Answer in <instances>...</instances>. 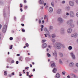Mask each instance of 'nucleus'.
<instances>
[{
    "label": "nucleus",
    "mask_w": 78,
    "mask_h": 78,
    "mask_svg": "<svg viewBox=\"0 0 78 78\" xmlns=\"http://www.w3.org/2000/svg\"><path fill=\"white\" fill-rule=\"evenodd\" d=\"M55 47H56L57 49L58 50H60L61 48V47L63 48H65L66 46L65 45L62 44L60 42H56L55 44V45H54Z\"/></svg>",
    "instance_id": "nucleus-1"
},
{
    "label": "nucleus",
    "mask_w": 78,
    "mask_h": 78,
    "mask_svg": "<svg viewBox=\"0 0 78 78\" xmlns=\"http://www.w3.org/2000/svg\"><path fill=\"white\" fill-rule=\"evenodd\" d=\"M69 16L73 18L75 17V12H74L72 10H70L69 11Z\"/></svg>",
    "instance_id": "nucleus-2"
},
{
    "label": "nucleus",
    "mask_w": 78,
    "mask_h": 78,
    "mask_svg": "<svg viewBox=\"0 0 78 78\" xmlns=\"http://www.w3.org/2000/svg\"><path fill=\"white\" fill-rule=\"evenodd\" d=\"M67 23L68 25H71V24L73 23V20L70 19L68 20L67 22Z\"/></svg>",
    "instance_id": "nucleus-3"
},
{
    "label": "nucleus",
    "mask_w": 78,
    "mask_h": 78,
    "mask_svg": "<svg viewBox=\"0 0 78 78\" xmlns=\"http://www.w3.org/2000/svg\"><path fill=\"white\" fill-rule=\"evenodd\" d=\"M71 37H76L78 36V33L76 32L74 34H72L71 35Z\"/></svg>",
    "instance_id": "nucleus-4"
},
{
    "label": "nucleus",
    "mask_w": 78,
    "mask_h": 78,
    "mask_svg": "<svg viewBox=\"0 0 78 78\" xmlns=\"http://www.w3.org/2000/svg\"><path fill=\"white\" fill-rule=\"evenodd\" d=\"M6 29H7V26L5 25L2 29L3 33H5L6 31Z\"/></svg>",
    "instance_id": "nucleus-5"
},
{
    "label": "nucleus",
    "mask_w": 78,
    "mask_h": 78,
    "mask_svg": "<svg viewBox=\"0 0 78 78\" xmlns=\"http://www.w3.org/2000/svg\"><path fill=\"white\" fill-rule=\"evenodd\" d=\"M58 21L60 23H62L64 20H63L62 18L61 17H59L58 19Z\"/></svg>",
    "instance_id": "nucleus-6"
},
{
    "label": "nucleus",
    "mask_w": 78,
    "mask_h": 78,
    "mask_svg": "<svg viewBox=\"0 0 78 78\" xmlns=\"http://www.w3.org/2000/svg\"><path fill=\"white\" fill-rule=\"evenodd\" d=\"M39 3L41 5H44V6L46 5V3H44V1L43 0H40L39 2Z\"/></svg>",
    "instance_id": "nucleus-7"
},
{
    "label": "nucleus",
    "mask_w": 78,
    "mask_h": 78,
    "mask_svg": "<svg viewBox=\"0 0 78 78\" xmlns=\"http://www.w3.org/2000/svg\"><path fill=\"white\" fill-rule=\"evenodd\" d=\"M73 31V29L71 28H69L67 29V33H69V34H70V33H72V31Z\"/></svg>",
    "instance_id": "nucleus-8"
},
{
    "label": "nucleus",
    "mask_w": 78,
    "mask_h": 78,
    "mask_svg": "<svg viewBox=\"0 0 78 78\" xmlns=\"http://www.w3.org/2000/svg\"><path fill=\"white\" fill-rule=\"evenodd\" d=\"M51 67L53 68V67H56V65H55V63L54 62L52 61L51 62Z\"/></svg>",
    "instance_id": "nucleus-9"
},
{
    "label": "nucleus",
    "mask_w": 78,
    "mask_h": 78,
    "mask_svg": "<svg viewBox=\"0 0 78 78\" xmlns=\"http://www.w3.org/2000/svg\"><path fill=\"white\" fill-rule=\"evenodd\" d=\"M69 3L71 6H74V2L72 1H70L69 2Z\"/></svg>",
    "instance_id": "nucleus-10"
},
{
    "label": "nucleus",
    "mask_w": 78,
    "mask_h": 78,
    "mask_svg": "<svg viewBox=\"0 0 78 78\" xmlns=\"http://www.w3.org/2000/svg\"><path fill=\"white\" fill-rule=\"evenodd\" d=\"M47 43H44L42 45V48H45L47 47Z\"/></svg>",
    "instance_id": "nucleus-11"
},
{
    "label": "nucleus",
    "mask_w": 78,
    "mask_h": 78,
    "mask_svg": "<svg viewBox=\"0 0 78 78\" xmlns=\"http://www.w3.org/2000/svg\"><path fill=\"white\" fill-rule=\"evenodd\" d=\"M70 76H73V77H74V78H78L77 76L75 75V74L73 73H71V74H70Z\"/></svg>",
    "instance_id": "nucleus-12"
},
{
    "label": "nucleus",
    "mask_w": 78,
    "mask_h": 78,
    "mask_svg": "<svg viewBox=\"0 0 78 78\" xmlns=\"http://www.w3.org/2000/svg\"><path fill=\"white\" fill-rule=\"evenodd\" d=\"M65 9L66 11H69L70 10V7L69 6H66L65 8Z\"/></svg>",
    "instance_id": "nucleus-13"
},
{
    "label": "nucleus",
    "mask_w": 78,
    "mask_h": 78,
    "mask_svg": "<svg viewBox=\"0 0 78 78\" xmlns=\"http://www.w3.org/2000/svg\"><path fill=\"white\" fill-rule=\"evenodd\" d=\"M50 31H51L53 29V27L52 26H50L49 27Z\"/></svg>",
    "instance_id": "nucleus-14"
},
{
    "label": "nucleus",
    "mask_w": 78,
    "mask_h": 78,
    "mask_svg": "<svg viewBox=\"0 0 78 78\" xmlns=\"http://www.w3.org/2000/svg\"><path fill=\"white\" fill-rule=\"evenodd\" d=\"M60 76H61V75L60 74L58 73H57L56 75L55 76V78H60Z\"/></svg>",
    "instance_id": "nucleus-15"
},
{
    "label": "nucleus",
    "mask_w": 78,
    "mask_h": 78,
    "mask_svg": "<svg viewBox=\"0 0 78 78\" xmlns=\"http://www.w3.org/2000/svg\"><path fill=\"white\" fill-rule=\"evenodd\" d=\"M70 55L73 59H75V56L74 55V54H73V53H71Z\"/></svg>",
    "instance_id": "nucleus-16"
},
{
    "label": "nucleus",
    "mask_w": 78,
    "mask_h": 78,
    "mask_svg": "<svg viewBox=\"0 0 78 78\" xmlns=\"http://www.w3.org/2000/svg\"><path fill=\"white\" fill-rule=\"evenodd\" d=\"M53 11V8L51 7H50L49 9V11L50 12H52Z\"/></svg>",
    "instance_id": "nucleus-17"
},
{
    "label": "nucleus",
    "mask_w": 78,
    "mask_h": 78,
    "mask_svg": "<svg viewBox=\"0 0 78 78\" xmlns=\"http://www.w3.org/2000/svg\"><path fill=\"white\" fill-rule=\"evenodd\" d=\"M57 13L58 14H61V13L62 12L61 11V9H59L57 10Z\"/></svg>",
    "instance_id": "nucleus-18"
},
{
    "label": "nucleus",
    "mask_w": 78,
    "mask_h": 78,
    "mask_svg": "<svg viewBox=\"0 0 78 78\" xmlns=\"http://www.w3.org/2000/svg\"><path fill=\"white\" fill-rule=\"evenodd\" d=\"M64 29L63 28H62L61 29V32L62 34H64Z\"/></svg>",
    "instance_id": "nucleus-19"
},
{
    "label": "nucleus",
    "mask_w": 78,
    "mask_h": 78,
    "mask_svg": "<svg viewBox=\"0 0 78 78\" xmlns=\"http://www.w3.org/2000/svg\"><path fill=\"white\" fill-rule=\"evenodd\" d=\"M56 71H57V69L56 68H55L53 69L52 72L53 73H56Z\"/></svg>",
    "instance_id": "nucleus-20"
},
{
    "label": "nucleus",
    "mask_w": 78,
    "mask_h": 78,
    "mask_svg": "<svg viewBox=\"0 0 78 78\" xmlns=\"http://www.w3.org/2000/svg\"><path fill=\"white\" fill-rule=\"evenodd\" d=\"M69 25L70 28H73L75 26V25L74 24H73V23L71 24H69Z\"/></svg>",
    "instance_id": "nucleus-21"
},
{
    "label": "nucleus",
    "mask_w": 78,
    "mask_h": 78,
    "mask_svg": "<svg viewBox=\"0 0 78 78\" xmlns=\"http://www.w3.org/2000/svg\"><path fill=\"white\" fill-rule=\"evenodd\" d=\"M53 55L54 56H57V53H56V51H54V52L53 53Z\"/></svg>",
    "instance_id": "nucleus-22"
},
{
    "label": "nucleus",
    "mask_w": 78,
    "mask_h": 78,
    "mask_svg": "<svg viewBox=\"0 0 78 78\" xmlns=\"http://www.w3.org/2000/svg\"><path fill=\"white\" fill-rule=\"evenodd\" d=\"M74 63L73 62H71L69 64V66L70 67H73V66Z\"/></svg>",
    "instance_id": "nucleus-23"
},
{
    "label": "nucleus",
    "mask_w": 78,
    "mask_h": 78,
    "mask_svg": "<svg viewBox=\"0 0 78 78\" xmlns=\"http://www.w3.org/2000/svg\"><path fill=\"white\" fill-rule=\"evenodd\" d=\"M68 49L69 50H71L72 49V47L71 46H70L68 47Z\"/></svg>",
    "instance_id": "nucleus-24"
},
{
    "label": "nucleus",
    "mask_w": 78,
    "mask_h": 78,
    "mask_svg": "<svg viewBox=\"0 0 78 78\" xmlns=\"http://www.w3.org/2000/svg\"><path fill=\"white\" fill-rule=\"evenodd\" d=\"M52 37V38H55V37H56V35L55 34H52L51 35Z\"/></svg>",
    "instance_id": "nucleus-25"
},
{
    "label": "nucleus",
    "mask_w": 78,
    "mask_h": 78,
    "mask_svg": "<svg viewBox=\"0 0 78 78\" xmlns=\"http://www.w3.org/2000/svg\"><path fill=\"white\" fill-rule=\"evenodd\" d=\"M4 75H5V76H7V71H4Z\"/></svg>",
    "instance_id": "nucleus-26"
},
{
    "label": "nucleus",
    "mask_w": 78,
    "mask_h": 78,
    "mask_svg": "<svg viewBox=\"0 0 78 78\" xmlns=\"http://www.w3.org/2000/svg\"><path fill=\"white\" fill-rule=\"evenodd\" d=\"M59 63L60 64H62V60H61V59H59Z\"/></svg>",
    "instance_id": "nucleus-27"
},
{
    "label": "nucleus",
    "mask_w": 78,
    "mask_h": 78,
    "mask_svg": "<svg viewBox=\"0 0 78 78\" xmlns=\"http://www.w3.org/2000/svg\"><path fill=\"white\" fill-rule=\"evenodd\" d=\"M54 2H51V6H53V7H54Z\"/></svg>",
    "instance_id": "nucleus-28"
},
{
    "label": "nucleus",
    "mask_w": 78,
    "mask_h": 78,
    "mask_svg": "<svg viewBox=\"0 0 78 78\" xmlns=\"http://www.w3.org/2000/svg\"><path fill=\"white\" fill-rule=\"evenodd\" d=\"M46 34H47L48 35V36H49V34H50V32H49V31L48 30L47 31H46Z\"/></svg>",
    "instance_id": "nucleus-29"
},
{
    "label": "nucleus",
    "mask_w": 78,
    "mask_h": 78,
    "mask_svg": "<svg viewBox=\"0 0 78 78\" xmlns=\"http://www.w3.org/2000/svg\"><path fill=\"white\" fill-rule=\"evenodd\" d=\"M0 4L1 5H2L3 4V2L2 1L0 0Z\"/></svg>",
    "instance_id": "nucleus-30"
},
{
    "label": "nucleus",
    "mask_w": 78,
    "mask_h": 78,
    "mask_svg": "<svg viewBox=\"0 0 78 78\" xmlns=\"http://www.w3.org/2000/svg\"><path fill=\"white\" fill-rule=\"evenodd\" d=\"M51 41H52V42H53V43L55 42V39H51Z\"/></svg>",
    "instance_id": "nucleus-31"
},
{
    "label": "nucleus",
    "mask_w": 78,
    "mask_h": 78,
    "mask_svg": "<svg viewBox=\"0 0 78 78\" xmlns=\"http://www.w3.org/2000/svg\"><path fill=\"white\" fill-rule=\"evenodd\" d=\"M66 16H69L70 15V13H69V12H66Z\"/></svg>",
    "instance_id": "nucleus-32"
},
{
    "label": "nucleus",
    "mask_w": 78,
    "mask_h": 78,
    "mask_svg": "<svg viewBox=\"0 0 78 78\" xmlns=\"http://www.w3.org/2000/svg\"><path fill=\"white\" fill-rule=\"evenodd\" d=\"M44 31H48V30H47V28H44Z\"/></svg>",
    "instance_id": "nucleus-33"
},
{
    "label": "nucleus",
    "mask_w": 78,
    "mask_h": 78,
    "mask_svg": "<svg viewBox=\"0 0 78 78\" xmlns=\"http://www.w3.org/2000/svg\"><path fill=\"white\" fill-rule=\"evenodd\" d=\"M59 55L61 57H62L63 56V54L62 53H60Z\"/></svg>",
    "instance_id": "nucleus-34"
},
{
    "label": "nucleus",
    "mask_w": 78,
    "mask_h": 78,
    "mask_svg": "<svg viewBox=\"0 0 78 78\" xmlns=\"http://www.w3.org/2000/svg\"><path fill=\"white\" fill-rule=\"evenodd\" d=\"M47 55L48 57H50V56H51V55L48 53H47Z\"/></svg>",
    "instance_id": "nucleus-35"
},
{
    "label": "nucleus",
    "mask_w": 78,
    "mask_h": 78,
    "mask_svg": "<svg viewBox=\"0 0 78 78\" xmlns=\"http://www.w3.org/2000/svg\"><path fill=\"white\" fill-rule=\"evenodd\" d=\"M47 41V40H42V42L43 43L45 42H46Z\"/></svg>",
    "instance_id": "nucleus-36"
},
{
    "label": "nucleus",
    "mask_w": 78,
    "mask_h": 78,
    "mask_svg": "<svg viewBox=\"0 0 78 78\" xmlns=\"http://www.w3.org/2000/svg\"><path fill=\"white\" fill-rule=\"evenodd\" d=\"M65 3H66V2L65 1H63L62 2V4H64Z\"/></svg>",
    "instance_id": "nucleus-37"
},
{
    "label": "nucleus",
    "mask_w": 78,
    "mask_h": 78,
    "mask_svg": "<svg viewBox=\"0 0 78 78\" xmlns=\"http://www.w3.org/2000/svg\"><path fill=\"white\" fill-rule=\"evenodd\" d=\"M3 15L4 16V17H5L6 16V13L5 12V11H3Z\"/></svg>",
    "instance_id": "nucleus-38"
},
{
    "label": "nucleus",
    "mask_w": 78,
    "mask_h": 78,
    "mask_svg": "<svg viewBox=\"0 0 78 78\" xmlns=\"http://www.w3.org/2000/svg\"><path fill=\"white\" fill-rule=\"evenodd\" d=\"M9 39L10 41H12L13 39V38L12 37H10L9 38Z\"/></svg>",
    "instance_id": "nucleus-39"
},
{
    "label": "nucleus",
    "mask_w": 78,
    "mask_h": 78,
    "mask_svg": "<svg viewBox=\"0 0 78 78\" xmlns=\"http://www.w3.org/2000/svg\"><path fill=\"white\" fill-rule=\"evenodd\" d=\"M55 60H58V58H57V56H55Z\"/></svg>",
    "instance_id": "nucleus-40"
},
{
    "label": "nucleus",
    "mask_w": 78,
    "mask_h": 78,
    "mask_svg": "<svg viewBox=\"0 0 78 78\" xmlns=\"http://www.w3.org/2000/svg\"><path fill=\"white\" fill-rule=\"evenodd\" d=\"M12 45H11L9 49H12Z\"/></svg>",
    "instance_id": "nucleus-41"
},
{
    "label": "nucleus",
    "mask_w": 78,
    "mask_h": 78,
    "mask_svg": "<svg viewBox=\"0 0 78 78\" xmlns=\"http://www.w3.org/2000/svg\"><path fill=\"white\" fill-rule=\"evenodd\" d=\"M62 74L63 75H65L66 74V72H65L64 71L62 72Z\"/></svg>",
    "instance_id": "nucleus-42"
},
{
    "label": "nucleus",
    "mask_w": 78,
    "mask_h": 78,
    "mask_svg": "<svg viewBox=\"0 0 78 78\" xmlns=\"http://www.w3.org/2000/svg\"><path fill=\"white\" fill-rule=\"evenodd\" d=\"M26 47H28V46L29 45H28V43H26Z\"/></svg>",
    "instance_id": "nucleus-43"
},
{
    "label": "nucleus",
    "mask_w": 78,
    "mask_h": 78,
    "mask_svg": "<svg viewBox=\"0 0 78 78\" xmlns=\"http://www.w3.org/2000/svg\"><path fill=\"white\" fill-rule=\"evenodd\" d=\"M27 76H29V72H27Z\"/></svg>",
    "instance_id": "nucleus-44"
},
{
    "label": "nucleus",
    "mask_w": 78,
    "mask_h": 78,
    "mask_svg": "<svg viewBox=\"0 0 78 78\" xmlns=\"http://www.w3.org/2000/svg\"><path fill=\"white\" fill-rule=\"evenodd\" d=\"M27 8H28V7L27 6H26L24 7V8L25 9H27Z\"/></svg>",
    "instance_id": "nucleus-45"
},
{
    "label": "nucleus",
    "mask_w": 78,
    "mask_h": 78,
    "mask_svg": "<svg viewBox=\"0 0 78 78\" xmlns=\"http://www.w3.org/2000/svg\"><path fill=\"white\" fill-rule=\"evenodd\" d=\"M14 60H12L11 63H14Z\"/></svg>",
    "instance_id": "nucleus-46"
},
{
    "label": "nucleus",
    "mask_w": 78,
    "mask_h": 78,
    "mask_svg": "<svg viewBox=\"0 0 78 78\" xmlns=\"http://www.w3.org/2000/svg\"><path fill=\"white\" fill-rule=\"evenodd\" d=\"M22 31L23 32H25V30L24 29H22Z\"/></svg>",
    "instance_id": "nucleus-47"
},
{
    "label": "nucleus",
    "mask_w": 78,
    "mask_h": 78,
    "mask_svg": "<svg viewBox=\"0 0 78 78\" xmlns=\"http://www.w3.org/2000/svg\"><path fill=\"white\" fill-rule=\"evenodd\" d=\"M46 17H47V16L46 15L44 16V20H45V19H46Z\"/></svg>",
    "instance_id": "nucleus-48"
},
{
    "label": "nucleus",
    "mask_w": 78,
    "mask_h": 78,
    "mask_svg": "<svg viewBox=\"0 0 78 78\" xmlns=\"http://www.w3.org/2000/svg\"><path fill=\"white\" fill-rule=\"evenodd\" d=\"M76 66L77 67H78V63H77L76 64Z\"/></svg>",
    "instance_id": "nucleus-49"
},
{
    "label": "nucleus",
    "mask_w": 78,
    "mask_h": 78,
    "mask_svg": "<svg viewBox=\"0 0 78 78\" xmlns=\"http://www.w3.org/2000/svg\"><path fill=\"white\" fill-rule=\"evenodd\" d=\"M16 64H19V61H16Z\"/></svg>",
    "instance_id": "nucleus-50"
},
{
    "label": "nucleus",
    "mask_w": 78,
    "mask_h": 78,
    "mask_svg": "<svg viewBox=\"0 0 78 78\" xmlns=\"http://www.w3.org/2000/svg\"><path fill=\"white\" fill-rule=\"evenodd\" d=\"M20 8H22V6H23V5H22V4H20Z\"/></svg>",
    "instance_id": "nucleus-51"
},
{
    "label": "nucleus",
    "mask_w": 78,
    "mask_h": 78,
    "mask_svg": "<svg viewBox=\"0 0 78 78\" xmlns=\"http://www.w3.org/2000/svg\"><path fill=\"white\" fill-rule=\"evenodd\" d=\"M39 23H41V20H39Z\"/></svg>",
    "instance_id": "nucleus-52"
},
{
    "label": "nucleus",
    "mask_w": 78,
    "mask_h": 78,
    "mask_svg": "<svg viewBox=\"0 0 78 78\" xmlns=\"http://www.w3.org/2000/svg\"><path fill=\"white\" fill-rule=\"evenodd\" d=\"M41 28H44V25H42L41 26Z\"/></svg>",
    "instance_id": "nucleus-53"
},
{
    "label": "nucleus",
    "mask_w": 78,
    "mask_h": 78,
    "mask_svg": "<svg viewBox=\"0 0 78 78\" xmlns=\"http://www.w3.org/2000/svg\"><path fill=\"white\" fill-rule=\"evenodd\" d=\"M67 78H70V76H69V75H68V76H67Z\"/></svg>",
    "instance_id": "nucleus-54"
},
{
    "label": "nucleus",
    "mask_w": 78,
    "mask_h": 78,
    "mask_svg": "<svg viewBox=\"0 0 78 78\" xmlns=\"http://www.w3.org/2000/svg\"><path fill=\"white\" fill-rule=\"evenodd\" d=\"M7 62H10V61H9V59H7Z\"/></svg>",
    "instance_id": "nucleus-55"
},
{
    "label": "nucleus",
    "mask_w": 78,
    "mask_h": 78,
    "mask_svg": "<svg viewBox=\"0 0 78 78\" xmlns=\"http://www.w3.org/2000/svg\"><path fill=\"white\" fill-rule=\"evenodd\" d=\"M76 3H78V0H76Z\"/></svg>",
    "instance_id": "nucleus-56"
},
{
    "label": "nucleus",
    "mask_w": 78,
    "mask_h": 78,
    "mask_svg": "<svg viewBox=\"0 0 78 78\" xmlns=\"http://www.w3.org/2000/svg\"><path fill=\"white\" fill-rule=\"evenodd\" d=\"M36 70L35 69H34L33 70V72H35Z\"/></svg>",
    "instance_id": "nucleus-57"
},
{
    "label": "nucleus",
    "mask_w": 78,
    "mask_h": 78,
    "mask_svg": "<svg viewBox=\"0 0 78 78\" xmlns=\"http://www.w3.org/2000/svg\"><path fill=\"white\" fill-rule=\"evenodd\" d=\"M21 25L23 27H24V26L25 25L24 24H21Z\"/></svg>",
    "instance_id": "nucleus-58"
},
{
    "label": "nucleus",
    "mask_w": 78,
    "mask_h": 78,
    "mask_svg": "<svg viewBox=\"0 0 78 78\" xmlns=\"http://www.w3.org/2000/svg\"><path fill=\"white\" fill-rule=\"evenodd\" d=\"M20 10L21 12H22V11H23V10H22V8L20 9Z\"/></svg>",
    "instance_id": "nucleus-59"
},
{
    "label": "nucleus",
    "mask_w": 78,
    "mask_h": 78,
    "mask_svg": "<svg viewBox=\"0 0 78 78\" xmlns=\"http://www.w3.org/2000/svg\"><path fill=\"white\" fill-rule=\"evenodd\" d=\"M24 1L25 3H27V1H26V0H24Z\"/></svg>",
    "instance_id": "nucleus-60"
},
{
    "label": "nucleus",
    "mask_w": 78,
    "mask_h": 78,
    "mask_svg": "<svg viewBox=\"0 0 78 78\" xmlns=\"http://www.w3.org/2000/svg\"><path fill=\"white\" fill-rule=\"evenodd\" d=\"M44 35H45V37H47V35H48L47 34H45Z\"/></svg>",
    "instance_id": "nucleus-61"
},
{
    "label": "nucleus",
    "mask_w": 78,
    "mask_h": 78,
    "mask_svg": "<svg viewBox=\"0 0 78 78\" xmlns=\"http://www.w3.org/2000/svg\"><path fill=\"white\" fill-rule=\"evenodd\" d=\"M12 75H14V72H13L12 73Z\"/></svg>",
    "instance_id": "nucleus-62"
},
{
    "label": "nucleus",
    "mask_w": 78,
    "mask_h": 78,
    "mask_svg": "<svg viewBox=\"0 0 78 78\" xmlns=\"http://www.w3.org/2000/svg\"><path fill=\"white\" fill-rule=\"evenodd\" d=\"M42 23H44V20H43L42 21Z\"/></svg>",
    "instance_id": "nucleus-63"
},
{
    "label": "nucleus",
    "mask_w": 78,
    "mask_h": 78,
    "mask_svg": "<svg viewBox=\"0 0 78 78\" xmlns=\"http://www.w3.org/2000/svg\"><path fill=\"white\" fill-rule=\"evenodd\" d=\"M41 9H43V6H41Z\"/></svg>",
    "instance_id": "nucleus-64"
}]
</instances>
